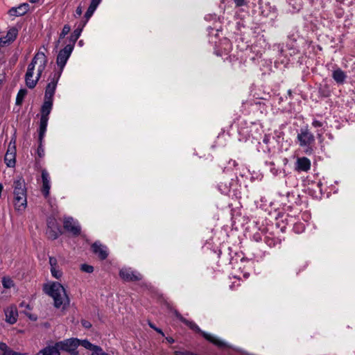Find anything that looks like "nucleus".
<instances>
[{"mask_svg":"<svg viewBox=\"0 0 355 355\" xmlns=\"http://www.w3.org/2000/svg\"><path fill=\"white\" fill-rule=\"evenodd\" d=\"M45 292L53 297L56 308H65L69 304L70 300L64 286L59 282H53L44 287Z\"/></svg>","mask_w":355,"mask_h":355,"instance_id":"obj_1","label":"nucleus"},{"mask_svg":"<svg viewBox=\"0 0 355 355\" xmlns=\"http://www.w3.org/2000/svg\"><path fill=\"white\" fill-rule=\"evenodd\" d=\"M175 317L185 324L189 329L197 333H200L202 336L209 342L213 343L214 345L220 349L228 348L229 345L225 341L220 340L217 337L202 331L200 327L193 321H190L184 318L177 310L173 311Z\"/></svg>","mask_w":355,"mask_h":355,"instance_id":"obj_2","label":"nucleus"},{"mask_svg":"<svg viewBox=\"0 0 355 355\" xmlns=\"http://www.w3.org/2000/svg\"><path fill=\"white\" fill-rule=\"evenodd\" d=\"M13 205L15 210L24 211L27 206L26 188L24 180L18 178L13 182Z\"/></svg>","mask_w":355,"mask_h":355,"instance_id":"obj_3","label":"nucleus"},{"mask_svg":"<svg viewBox=\"0 0 355 355\" xmlns=\"http://www.w3.org/2000/svg\"><path fill=\"white\" fill-rule=\"evenodd\" d=\"M299 146L304 148V153L311 155L314 153L315 136L308 127L302 128L297 135Z\"/></svg>","mask_w":355,"mask_h":355,"instance_id":"obj_4","label":"nucleus"},{"mask_svg":"<svg viewBox=\"0 0 355 355\" xmlns=\"http://www.w3.org/2000/svg\"><path fill=\"white\" fill-rule=\"evenodd\" d=\"M53 107V101L45 100L41 108V118L40 122V137L42 140L46 131V127L49 121V115L51 113Z\"/></svg>","mask_w":355,"mask_h":355,"instance_id":"obj_5","label":"nucleus"},{"mask_svg":"<svg viewBox=\"0 0 355 355\" xmlns=\"http://www.w3.org/2000/svg\"><path fill=\"white\" fill-rule=\"evenodd\" d=\"M73 44H67L61 49L57 56L56 63L60 68L58 72L62 73L64 67L73 51Z\"/></svg>","mask_w":355,"mask_h":355,"instance_id":"obj_6","label":"nucleus"},{"mask_svg":"<svg viewBox=\"0 0 355 355\" xmlns=\"http://www.w3.org/2000/svg\"><path fill=\"white\" fill-rule=\"evenodd\" d=\"M61 76V72H54L50 76V82L48 83L46 89L44 99L53 101V96L55 92L58 82Z\"/></svg>","mask_w":355,"mask_h":355,"instance_id":"obj_7","label":"nucleus"},{"mask_svg":"<svg viewBox=\"0 0 355 355\" xmlns=\"http://www.w3.org/2000/svg\"><path fill=\"white\" fill-rule=\"evenodd\" d=\"M56 346L58 347L59 351L62 350L72 354H76V351L79 346V339L73 338L65 339L62 341L57 342Z\"/></svg>","mask_w":355,"mask_h":355,"instance_id":"obj_8","label":"nucleus"},{"mask_svg":"<svg viewBox=\"0 0 355 355\" xmlns=\"http://www.w3.org/2000/svg\"><path fill=\"white\" fill-rule=\"evenodd\" d=\"M39 62V65L37 69V79H39L46 67L47 62L46 58L44 53L38 52L35 54L31 62L29 64H33V71L35 70V65Z\"/></svg>","mask_w":355,"mask_h":355,"instance_id":"obj_9","label":"nucleus"},{"mask_svg":"<svg viewBox=\"0 0 355 355\" xmlns=\"http://www.w3.org/2000/svg\"><path fill=\"white\" fill-rule=\"evenodd\" d=\"M63 227L66 231L70 232L75 236H77L80 234L81 227L78 223L72 217H66L64 218Z\"/></svg>","mask_w":355,"mask_h":355,"instance_id":"obj_10","label":"nucleus"},{"mask_svg":"<svg viewBox=\"0 0 355 355\" xmlns=\"http://www.w3.org/2000/svg\"><path fill=\"white\" fill-rule=\"evenodd\" d=\"M119 276L125 282H137L143 277L141 273L134 271L131 268H122L119 271Z\"/></svg>","mask_w":355,"mask_h":355,"instance_id":"obj_11","label":"nucleus"},{"mask_svg":"<svg viewBox=\"0 0 355 355\" xmlns=\"http://www.w3.org/2000/svg\"><path fill=\"white\" fill-rule=\"evenodd\" d=\"M92 16L87 17L86 13L84 15V19L82 20L78 27L73 31V32L71 34L69 37V41L70 43L69 44H73V49L74 48V45L76 42L78 40L79 37L80 36V34L82 33V31L84 28V26L87 23L88 20Z\"/></svg>","mask_w":355,"mask_h":355,"instance_id":"obj_12","label":"nucleus"},{"mask_svg":"<svg viewBox=\"0 0 355 355\" xmlns=\"http://www.w3.org/2000/svg\"><path fill=\"white\" fill-rule=\"evenodd\" d=\"M92 252L98 256L101 260L105 259L108 256L107 248L96 241L92 245Z\"/></svg>","mask_w":355,"mask_h":355,"instance_id":"obj_13","label":"nucleus"},{"mask_svg":"<svg viewBox=\"0 0 355 355\" xmlns=\"http://www.w3.org/2000/svg\"><path fill=\"white\" fill-rule=\"evenodd\" d=\"M311 166V161L306 157H298L295 162V170L297 172H307Z\"/></svg>","mask_w":355,"mask_h":355,"instance_id":"obj_14","label":"nucleus"},{"mask_svg":"<svg viewBox=\"0 0 355 355\" xmlns=\"http://www.w3.org/2000/svg\"><path fill=\"white\" fill-rule=\"evenodd\" d=\"M18 35V29L15 27L10 28L6 37H0V46H3L14 42Z\"/></svg>","mask_w":355,"mask_h":355,"instance_id":"obj_15","label":"nucleus"},{"mask_svg":"<svg viewBox=\"0 0 355 355\" xmlns=\"http://www.w3.org/2000/svg\"><path fill=\"white\" fill-rule=\"evenodd\" d=\"M42 192L45 198L49 196V191L51 189L50 176L46 170L43 169L42 171Z\"/></svg>","mask_w":355,"mask_h":355,"instance_id":"obj_16","label":"nucleus"},{"mask_svg":"<svg viewBox=\"0 0 355 355\" xmlns=\"http://www.w3.org/2000/svg\"><path fill=\"white\" fill-rule=\"evenodd\" d=\"M30 8V6L27 3L20 4L17 7H12L8 10L10 16L19 17L24 15Z\"/></svg>","mask_w":355,"mask_h":355,"instance_id":"obj_17","label":"nucleus"},{"mask_svg":"<svg viewBox=\"0 0 355 355\" xmlns=\"http://www.w3.org/2000/svg\"><path fill=\"white\" fill-rule=\"evenodd\" d=\"M54 225V221L48 222V230L46 231V234L48 237L52 240L56 239L62 234L60 227Z\"/></svg>","mask_w":355,"mask_h":355,"instance_id":"obj_18","label":"nucleus"},{"mask_svg":"<svg viewBox=\"0 0 355 355\" xmlns=\"http://www.w3.org/2000/svg\"><path fill=\"white\" fill-rule=\"evenodd\" d=\"M6 321L13 324L17 322L18 313L17 309L14 306H9L5 310Z\"/></svg>","mask_w":355,"mask_h":355,"instance_id":"obj_19","label":"nucleus"},{"mask_svg":"<svg viewBox=\"0 0 355 355\" xmlns=\"http://www.w3.org/2000/svg\"><path fill=\"white\" fill-rule=\"evenodd\" d=\"M33 64H29L27 69V71L25 75L26 84L28 87L33 89L35 87L39 79H33Z\"/></svg>","mask_w":355,"mask_h":355,"instance_id":"obj_20","label":"nucleus"},{"mask_svg":"<svg viewBox=\"0 0 355 355\" xmlns=\"http://www.w3.org/2000/svg\"><path fill=\"white\" fill-rule=\"evenodd\" d=\"M332 78L336 83L342 85L345 83L347 78V74L341 69L337 68L332 72Z\"/></svg>","mask_w":355,"mask_h":355,"instance_id":"obj_21","label":"nucleus"},{"mask_svg":"<svg viewBox=\"0 0 355 355\" xmlns=\"http://www.w3.org/2000/svg\"><path fill=\"white\" fill-rule=\"evenodd\" d=\"M37 355H60L56 343L52 346H47L37 352Z\"/></svg>","mask_w":355,"mask_h":355,"instance_id":"obj_22","label":"nucleus"},{"mask_svg":"<svg viewBox=\"0 0 355 355\" xmlns=\"http://www.w3.org/2000/svg\"><path fill=\"white\" fill-rule=\"evenodd\" d=\"M101 0H92L87 10L86 11L87 17L92 16L94 11L100 4Z\"/></svg>","mask_w":355,"mask_h":355,"instance_id":"obj_23","label":"nucleus"},{"mask_svg":"<svg viewBox=\"0 0 355 355\" xmlns=\"http://www.w3.org/2000/svg\"><path fill=\"white\" fill-rule=\"evenodd\" d=\"M264 241L270 248L275 247L281 243V239L270 236H266Z\"/></svg>","mask_w":355,"mask_h":355,"instance_id":"obj_24","label":"nucleus"},{"mask_svg":"<svg viewBox=\"0 0 355 355\" xmlns=\"http://www.w3.org/2000/svg\"><path fill=\"white\" fill-rule=\"evenodd\" d=\"M0 350L3 352V354L8 355H22L19 352L12 351L5 343H0Z\"/></svg>","mask_w":355,"mask_h":355,"instance_id":"obj_25","label":"nucleus"},{"mask_svg":"<svg viewBox=\"0 0 355 355\" xmlns=\"http://www.w3.org/2000/svg\"><path fill=\"white\" fill-rule=\"evenodd\" d=\"M15 155L10 153H6L5 155L4 160L8 167H13L15 164Z\"/></svg>","mask_w":355,"mask_h":355,"instance_id":"obj_26","label":"nucleus"},{"mask_svg":"<svg viewBox=\"0 0 355 355\" xmlns=\"http://www.w3.org/2000/svg\"><path fill=\"white\" fill-rule=\"evenodd\" d=\"M79 345L83 346L85 349H88L94 352L96 350V349H100L101 347L94 345L92 344L89 341L87 340H79Z\"/></svg>","mask_w":355,"mask_h":355,"instance_id":"obj_27","label":"nucleus"},{"mask_svg":"<svg viewBox=\"0 0 355 355\" xmlns=\"http://www.w3.org/2000/svg\"><path fill=\"white\" fill-rule=\"evenodd\" d=\"M27 94V91L25 89H21L19 91L16 97V104L21 105L25 96Z\"/></svg>","mask_w":355,"mask_h":355,"instance_id":"obj_28","label":"nucleus"},{"mask_svg":"<svg viewBox=\"0 0 355 355\" xmlns=\"http://www.w3.org/2000/svg\"><path fill=\"white\" fill-rule=\"evenodd\" d=\"M2 284L6 288H10L14 286L13 281L8 277H4L2 279Z\"/></svg>","mask_w":355,"mask_h":355,"instance_id":"obj_29","label":"nucleus"},{"mask_svg":"<svg viewBox=\"0 0 355 355\" xmlns=\"http://www.w3.org/2000/svg\"><path fill=\"white\" fill-rule=\"evenodd\" d=\"M42 140H40V137H39V142H40V144L38 146V148H37V155L39 157L42 158L44 156V149L42 146Z\"/></svg>","mask_w":355,"mask_h":355,"instance_id":"obj_30","label":"nucleus"},{"mask_svg":"<svg viewBox=\"0 0 355 355\" xmlns=\"http://www.w3.org/2000/svg\"><path fill=\"white\" fill-rule=\"evenodd\" d=\"M80 270L87 273H92L94 271V267L92 266L84 263L81 265Z\"/></svg>","mask_w":355,"mask_h":355,"instance_id":"obj_31","label":"nucleus"},{"mask_svg":"<svg viewBox=\"0 0 355 355\" xmlns=\"http://www.w3.org/2000/svg\"><path fill=\"white\" fill-rule=\"evenodd\" d=\"M52 276L56 279H60L62 277V272L61 270L56 268H51Z\"/></svg>","mask_w":355,"mask_h":355,"instance_id":"obj_32","label":"nucleus"},{"mask_svg":"<svg viewBox=\"0 0 355 355\" xmlns=\"http://www.w3.org/2000/svg\"><path fill=\"white\" fill-rule=\"evenodd\" d=\"M70 30H71V27L69 25H68V24L64 25L63 26L62 32L60 35V38H64L65 37V35H67L70 32Z\"/></svg>","mask_w":355,"mask_h":355,"instance_id":"obj_33","label":"nucleus"},{"mask_svg":"<svg viewBox=\"0 0 355 355\" xmlns=\"http://www.w3.org/2000/svg\"><path fill=\"white\" fill-rule=\"evenodd\" d=\"M6 153L16 154L15 141H14L13 142L12 141H10Z\"/></svg>","mask_w":355,"mask_h":355,"instance_id":"obj_34","label":"nucleus"},{"mask_svg":"<svg viewBox=\"0 0 355 355\" xmlns=\"http://www.w3.org/2000/svg\"><path fill=\"white\" fill-rule=\"evenodd\" d=\"M49 263L51 265V268L57 267V259L53 257H49Z\"/></svg>","mask_w":355,"mask_h":355,"instance_id":"obj_35","label":"nucleus"},{"mask_svg":"<svg viewBox=\"0 0 355 355\" xmlns=\"http://www.w3.org/2000/svg\"><path fill=\"white\" fill-rule=\"evenodd\" d=\"M82 13H83L82 6H79L77 7V8L76 10V12H75V14H74V17H78L81 16Z\"/></svg>","mask_w":355,"mask_h":355,"instance_id":"obj_36","label":"nucleus"},{"mask_svg":"<svg viewBox=\"0 0 355 355\" xmlns=\"http://www.w3.org/2000/svg\"><path fill=\"white\" fill-rule=\"evenodd\" d=\"M322 123L318 120L314 119L312 122V125L314 128H320L322 126Z\"/></svg>","mask_w":355,"mask_h":355,"instance_id":"obj_37","label":"nucleus"},{"mask_svg":"<svg viewBox=\"0 0 355 355\" xmlns=\"http://www.w3.org/2000/svg\"><path fill=\"white\" fill-rule=\"evenodd\" d=\"M237 7H241L246 4L245 0H234Z\"/></svg>","mask_w":355,"mask_h":355,"instance_id":"obj_38","label":"nucleus"},{"mask_svg":"<svg viewBox=\"0 0 355 355\" xmlns=\"http://www.w3.org/2000/svg\"><path fill=\"white\" fill-rule=\"evenodd\" d=\"M81 324L85 329H89L92 327V324L85 320H83Z\"/></svg>","mask_w":355,"mask_h":355,"instance_id":"obj_39","label":"nucleus"},{"mask_svg":"<svg viewBox=\"0 0 355 355\" xmlns=\"http://www.w3.org/2000/svg\"><path fill=\"white\" fill-rule=\"evenodd\" d=\"M93 355H109L105 353L101 348L96 349V351L93 352Z\"/></svg>","mask_w":355,"mask_h":355,"instance_id":"obj_40","label":"nucleus"},{"mask_svg":"<svg viewBox=\"0 0 355 355\" xmlns=\"http://www.w3.org/2000/svg\"><path fill=\"white\" fill-rule=\"evenodd\" d=\"M175 355H194L188 352H175Z\"/></svg>","mask_w":355,"mask_h":355,"instance_id":"obj_41","label":"nucleus"},{"mask_svg":"<svg viewBox=\"0 0 355 355\" xmlns=\"http://www.w3.org/2000/svg\"><path fill=\"white\" fill-rule=\"evenodd\" d=\"M19 306L21 308H25V309H28V310L31 309L30 305L28 304H26L24 302H22L21 303H20Z\"/></svg>","mask_w":355,"mask_h":355,"instance_id":"obj_42","label":"nucleus"},{"mask_svg":"<svg viewBox=\"0 0 355 355\" xmlns=\"http://www.w3.org/2000/svg\"><path fill=\"white\" fill-rule=\"evenodd\" d=\"M317 137H318V138L319 139H322V132H318V133H317Z\"/></svg>","mask_w":355,"mask_h":355,"instance_id":"obj_43","label":"nucleus"},{"mask_svg":"<svg viewBox=\"0 0 355 355\" xmlns=\"http://www.w3.org/2000/svg\"><path fill=\"white\" fill-rule=\"evenodd\" d=\"M155 330L157 332H158V333H159V334H161L162 335H163V336H164V333L162 332V331L160 329L155 328Z\"/></svg>","mask_w":355,"mask_h":355,"instance_id":"obj_44","label":"nucleus"},{"mask_svg":"<svg viewBox=\"0 0 355 355\" xmlns=\"http://www.w3.org/2000/svg\"><path fill=\"white\" fill-rule=\"evenodd\" d=\"M166 339L170 343H173L174 342V340L172 338H167Z\"/></svg>","mask_w":355,"mask_h":355,"instance_id":"obj_45","label":"nucleus"},{"mask_svg":"<svg viewBox=\"0 0 355 355\" xmlns=\"http://www.w3.org/2000/svg\"><path fill=\"white\" fill-rule=\"evenodd\" d=\"M39 0H30V1L33 3H37Z\"/></svg>","mask_w":355,"mask_h":355,"instance_id":"obj_46","label":"nucleus"},{"mask_svg":"<svg viewBox=\"0 0 355 355\" xmlns=\"http://www.w3.org/2000/svg\"><path fill=\"white\" fill-rule=\"evenodd\" d=\"M149 325H150V327L151 328H153V329H155V328H156V327H155L153 324H150H150H149Z\"/></svg>","mask_w":355,"mask_h":355,"instance_id":"obj_47","label":"nucleus"},{"mask_svg":"<svg viewBox=\"0 0 355 355\" xmlns=\"http://www.w3.org/2000/svg\"><path fill=\"white\" fill-rule=\"evenodd\" d=\"M29 317H30V318H31V319H32V320H36V318H35H35H32L31 315H30Z\"/></svg>","mask_w":355,"mask_h":355,"instance_id":"obj_48","label":"nucleus"},{"mask_svg":"<svg viewBox=\"0 0 355 355\" xmlns=\"http://www.w3.org/2000/svg\"><path fill=\"white\" fill-rule=\"evenodd\" d=\"M263 141H264L265 143H267V142H268V139H267L266 138H265V139H263Z\"/></svg>","mask_w":355,"mask_h":355,"instance_id":"obj_49","label":"nucleus"},{"mask_svg":"<svg viewBox=\"0 0 355 355\" xmlns=\"http://www.w3.org/2000/svg\"><path fill=\"white\" fill-rule=\"evenodd\" d=\"M79 44H80V45H82V44H83V41H82V40H80V41L79 42Z\"/></svg>","mask_w":355,"mask_h":355,"instance_id":"obj_50","label":"nucleus"},{"mask_svg":"<svg viewBox=\"0 0 355 355\" xmlns=\"http://www.w3.org/2000/svg\"><path fill=\"white\" fill-rule=\"evenodd\" d=\"M2 355H8V354H2Z\"/></svg>","mask_w":355,"mask_h":355,"instance_id":"obj_51","label":"nucleus"}]
</instances>
